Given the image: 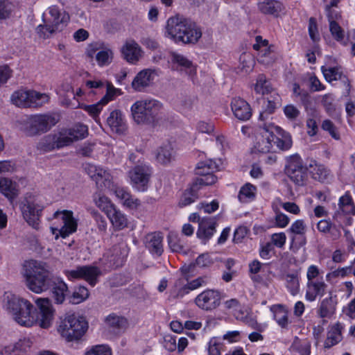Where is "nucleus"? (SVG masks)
Returning <instances> with one entry per match:
<instances>
[{
  "instance_id": "nucleus-7",
  "label": "nucleus",
  "mask_w": 355,
  "mask_h": 355,
  "mask_svg": "<svg viewBox=\"0 0 355 355\" xmlns=\"http://www.w3.org/2000/svg\"><path fill=\"white\" fill-rule=\"evenodd\" d=\"M12 103L17 107H38L49 103V96L34 90L20 89L15 92L11 96Z\"/></svg>"
},
{
  "instance_id": "nucleus-6",
  "label": "nucleus",
  "mask_w": 355,
  "mask_h": 355,
  "mask_svg": "<svg viewBox=\"0 0 355 355\" xmlns=\"http://www.w3.org/2000/svg\"><path fill=\"white\" fill-rule=\"evenodd\" d=\"M49 15L46 24L39 25L36 28L37 33L40 37L47 38L52 34L62 31L69 20V15L55 6L49 8Z\"/></svg>"
},
{
  "instance_id": "nucleus-29",
  "label": "nucleus",
  "mask_w": 355,
  "mask_h": 355,
  "mask_svg": "<svg viewBox=\"0 0 355 355\" xmlns=\"http://www.w3.org/2000/svg\"><path fill=\"white\" fill-rule=\"evenodd\" d=\"M51 288L53 289V295L55 303L62 304L64 301L67 293L68 292L67 285L61 279L52 277Z\"/></svg>"
},
{
  "instance_id": "nucleus-20",
  "label": "nucleus",
  "mask_w": 355,
  "mask_h": 355,
  "mask_svg": "<svg viewBox=\"0 0 355 355\" xmlns=\"http://www.w3.org/2000/svg\"><path fill=\"white\" fill-rule=\"evenodd\" d=\"M231 109L234 116L240 121H248L252 116V109L250 104L240 97L232 98Z\"/></svg>"
},
{
  "instance_id": "nucleus-16",
  "label": "nucleus",
  "mask_w": 355,
  "mask_h": 355,
  "mask_svg": "<svg viewBox=\"0 0 355 355\" xmlns=\"http://www.w3.org/2000/svg\"><path fill=\"white\" fill-rule=\"evenodd\" d=\"M221 301L220 292L216 290L207 289L197 295L195 299L196 304L200 309L211 311L217 308Z\"/></svg>"
},
{
  "instance_id": "nucleus-49",
  "label": "nucleus",
  "mask_w": 355,
  "mask_h": 355,
  "mask_svg": "<svg viewBox=\"0 0 355 355\" xmlns=\"http://www.w3.org/2000/svg\"><path fill=\"white\" fill-rule=\"evenodd\" d=\"M279 95H276V96L273 97L272 100H267L266 105L265 106V110L263 112H261L259 115V119L261 121H264L266 119L269 114H272L275 109L277 108V105L279 103Z\"/></svg>"
},
{
  "instance_id": "nucleus-26",
  "label": "nucleus",
  "mask_w": 355,
  "mask_h": 355,
  "mask_svg": "<svg viewBox=\"0 0 355 355\" xmlns=\"http://www.w3.org/2000/svg\"><path fill=\"white\" fill-rule=\"evenodd\" d=\"M0 193L9 200H15L19 193V185L9 178H0Z\"/></svg>"
},
{
  "instance_id": "nucleus-48",
  "label": "nucleus",
  "mask_w": 355,
  "mask_h": 355,
  "mask_svg": "<svg viewBox=\"0 0 355 355\" xmlns=\"http://www.w3.org/2000/svg\"><path fill=\"white\" fill-rule=\"evenodd\" d=\"M321 70L326 80L329 83L340 79L343 75V73L340 71L339 67L327 68L326 67L322 66L321 67Z\"/></svg>"
},
{
  "instance_id": "nucleus-36",
  "label": "nucleus",
  "mask_w": 355,
  "mask_h": 355,
  "mask_svg": "<svg viewBox=\"0 0 355 355\" xmlns=\"http://www.w3.org/2000/svg\"><path fill=\"white\" fill-rule=\"evenodd\" d=\"M106 322L108 326L118 332L124 331L128 327V320L123 316L117 315L115 313L110 314L106 318Z\"/></svg>"
},
{
  "instance_id": "nucleus-1",
  "label": "nucleus",
  "mask_w": 355,
  "mask_h": 355,
  "mask_svg": "<svg viewBox=\"0 0 355 355\" xmlns=\"http://www.w3.org/2000/svg\"><path fill=\"white\" fill-rule=\"evenodd\" d=\"M4 302L7 310L19 325L30 327L37 323L44 329L51 326L53 318V310L48 298H38L36 300L39 312H37L36 309L28 300L21 298L11 293H5Z\"/></svg>"
},
{
  "instance_id": "nucleus-10",
  "label": "nucleus",
  "mask_w": 355,
  "mask_h": 355,
  "mask_svg": "<svg viewBox=\"0 0 355 355\" xmlns=\"http://www.w3.org/2000/svg\"><path fill=\"white\" fill-rule=\"evenodd\" d=\"M53 218L57 220H61L63 225L60 229L58 227H51V230L55 238L59 236L64 239L69 234L77 230V220L73 216V211L69 210L56 211L53 216Z\"/></svg>"
},
{
  "instance_id": "nucleus-23",
  "label": "nucleus",
  "mask_w": 355,
  "mask_h": 355,
  "mask_svg": "<svg viewBox=\"0 0 355 355\" xmlns=\"http://www.w3.org/2000/svg\"><path fill=\"white\" fill-rule=\"evenodd\" d=\"M338 304L336 295L323 299L318 306L317 313L321 318H331L336 313Z\"/></svg>"
},
{
  "instance_id": "nucleus-39",
  "label": "nucleus",
  "mask_w": 355,
  "mask_h": 355,
  "mask_svg": "<svg viewBox=\"0 0 355 355\" xmlns=\"http://www.w3.org/2000/svg\"><path fill=\"white\" fill-rule=\"evenodd\" d=\"M94 201L95 205L104 211L106 215L115 207L111 200L100 192L96 193L94 195Z\"/></svg>"
},
{
  "instance_id": "nucleus-14",
  "label": "nucleus",
  "mask_w": 355,
  "mask_h": 355,
  "mask_svg": "<svg viewBox=\"0 0 355 355\" xmlns=\"http://www.w3.org/2000/svg\"><path fill=\"white\" fill-rule=\"evenodd\" d=\"M216 168V166L211 160L199 162L195 168V172L200 178H198L193 184H197L199 189L201 186L214 184L217 180V178L213 174Z\"/></svg>"
},
{
  "instance_id": "nucleus-61",
  "label": "nucleus",
  "mask_w": 355,
  "mask_h": 355,
  "mask_svg": "<svg viewBox=\"0 0 355 355\" xmlns=\"http://www.w3.org/2000/svg\"><path fill=\"white\" fill-rule=\"evenodd\" d=\"M329 30L335 40L338 42L343 40L345 37L344 31L337 22L329 23Z\"/></svg>"
},
{
  "instance_id": "nucleus-2",
  "label": "nucleus",
  "mask_w": 355,
  "mask_h": 355,
  "mask_svg": "<svg viewBox=\"0 0 355 355\" xmlns=\"http://www.w3.org/2000/svg\"><path fill=\"white\" fill-rule=\"evenodd\" d=\"M21 274L31 291L41 293L50 288L53 277L46 263L33 259L25 261Z\"/></svg>"
},
{
  "instance_id": "nucleus-50",
  "label": "nucleus",
  "mask_w": 355,
  "mask_h": 355,
  "mask_svg": "<svg viewBox=\"0 0 355 355\" xmlns=\"http://www.w3.org/2000/svg\"><path fill=\"white\" fill-rule=\"evenodd\" d=\"M290 180L297 186H303L307 180V171H297L286 173Z\"/></svg>"
},
{
  "instance_id": "nucleus-51",
  "label": "nucleus",
  "mask_w": 355,
  "mask_h": 355,
  "mask_svg": "<svg viewBox=\"0 0 355 355\" xmlns=\"http://www.w3.org/2000/svg\"><path fill=\"white\" fill-rule=\"evenodd\" d=\"M89 293L88 289L85 286H78L73 293L71 302L73 304H79L85 301L89 297Z\"/></svg>"
},
{
  "instance_id": "nucleus-22",
  "label": "nucleus",
  "mask_w": 355,
  "mask_h": 355,
  "mask_svg": "<svg viewBox=\"0 0 355 355\" xmlns=\"http://www.w3.org/2000/svg\"><path fill=\"white\" fill-rule=\"evenodd\" d=\"M327 284L323 278L316 281L307 282L305 298L307 301L313 302L318 296H323L325 293Z\"/></svg>"
},
{
  "instance_id": "nucleus-53",
  "label": "nucleus",
  "mask_w": 355,
  "mask_h": 355,
  "mask_svg": "<svg viewBox=\"0 0 355 355\" xmlns=\"http://www.w3.org/2000/svg\"><path fill=\"white\" fill-rule=\"evenodd\" d=\"M261 267L262 263L257 259L249 263V275L253 282H259L261 281V277L258 275V273L261 271Z\"/></svg>"
},
{
  "instance_id": "nucleus-57",
  "label": "nucleus",
  "mask_w": 355,
  "mask_h": 355,
  "mask_svg": "<svg viewBox=\"0 0 355 355\" xmlns=\"http://www.w3.org/2000/svg\"><path fill=\"white\" fill-rule=\"evenodd\" d=\"M236 319L241 320L247 324H248L250 327H251L252 329L261 331V326L259 324H258L255 320H254L252 318H251L250 316L248 315L245 312H240L236 314Z\"/></svg>"
},
{
  "instance_id": "nucleus-59",
  "label": "nucleus",
  "mask_w": 355,
  "mask_h": 355,
  "mask_svg": "<svg viewBox=\"0 0 355 355\" xmlns=\"http://www.w3.org/2000/svg\"><path fill=\"white\" fill-rule=\"evenodd\" d=\"M259 62L264 64H270L274 62V55L270 46L261 51Z\"/></svg>"
},
{
  "instance_id": "nucleus-17",
  "label": "nucleus",
  "mask_w": 355,
  "mask_h": 355,
  "mask_svg": "<svg viewBox=\"0 0 355 355\" xmlns=\"http://www.w3.org/2000/svg\"><path fill=\"white\" fill-rule=\"evenodd\" d=\"M189 220L198 222L199 227L197 231V236L202 239H209L216 231V218L213 217H204L200 218L198 214L193 213L190 215Z\"/></svg>"
},
{
  "instance_id": "nucleus-38",
  "label": "nucleus",
  "mask_w": 355,
  "mask_h": 355,
  "mask_svg": "<svg viewBox=\"0 0 355 355\" xmlns=\"http://www.w3.org/2000/svg\"><path fill=\"white\" fill-rule=\"evenodd\" d=\"M339 209L345 214L349 215L355 214V205L353 202L352 198L349 191L341 196L338 202Z\"/></svg>"
},
{
  "instance_id": "nucleus-34",
  "label": "nucleus",
  "mask_w": 355,
  "mask_h": 355,
  "mask_svg": "<svg viewBox=\"0 0 355 355\" xmlns=\"http://www.w3.org/2000/svg\"><path fill=\"white\" fill-rule=\"evenodd\" d=\"M258 7L266 15H277L282 10V4L275 0H264L258 4Z\"/></svg>"
},
{
  "instance_id": "nucleus-12",
  "label": "nucleus",
  "mask_w": 355,
  "mask_h": 355,
  "mask_svg": "<svg viewBox=\"0 0 355 355\" xmlns=\"http://www.w3.org/2000/svg\"><path fill=\"white\" fill-rule=\"evenodd\" d=\"M128 175L133 188L139 191L148 189L152 175V170L149 166L143 164L137 165L129 171Z\"/></svg>"
},
{
  "instance_id": "nucleus-33",
  "label": "nucleus",
  "mask_w": 355,
  "mask_h": 355,
  "mask_svg": "<svg viewBox=\"0 0 355 355\" xmlns=\"http://www.w3.org/2000/svg\"><path fill=\"white\" fill-rule=\"evenodd\" d=\"M101 275V270L96 266H82V279L86 281L92 287L97 284L98 279Z\"/></svg>"
},
{
  "instance_id": "nucleus-32",
  "label": "nucleus",
  "mask_w": 355,
  "mask_h": 355,
  "mask_svg": "<svg viewBox=\"0 0 355 355\" xmlns=\"http://www.w3.org/2000/svg\"><path fill=\"white\" fill-rule=\"evenodd\" d=\"M342 329L343 327L340 323H336L330 328L324 343V348H331L342 340Z\"/></svg>"
},
{
  "instance_id": "nucleus-41",
  "label": "nucleus",
  "mask_w": 355,
  "mask_h": 355,
  "mask_svg": "<svg viewBox=\"0 0 355 355\" xmlns=\"http://www.w3.org/2000/svg\"><path fill=\"white\" fill-rule=\"evenodd\" d=\"M200 189L197 187V184L192 183L191 187L186 190L179 202L180 207L187 206L195 202L198 198V192Z\"/></svg>"
},
{
  "instance_id": "nucleus-60",
  "label": "nucleus",
  "mask_w": 355,
  "mask_h": 355,
  "mask_svg": "<svg viewBox=\"0 0 355 355\" xmlns=\"http://www.w3.org/2000/svg\"><path fill=\"white\" fill-rule=\"evenodd\" d=\"M164 235L161 232H153L147 234L144 238V243L148 244H161Z\"/></svg>"
},
{
  "instance_id": "nucleus-31",
  "label": "nucleus",
  "mask_w": 355,
  "mask_h": 355,
  "mask_svg": "<svg viewBox=\"0 0 355 355\" xmlns=\"http://www.w3.org/2000/svg\"><path fill=\"white\" fill-rule=\"evenodd\" d=\"M107 216L116 230H121L128 227V219L127 216L116 207L110 211Z\"/></svg>"
},
{
  "instance_id": "nucleus-8",
  "label": "nucleus",
  "mask_w": 355,
  "mask_h": 355,
  "mask_svg": "<svg viewBox=\"0 0 355 355\" xmlns=\"http://www.w3.org/2000/svg\"><path fill=\"white\" fill-rule=\"evenodd\" d=\"M282 128L274 125L272 123H264L257 130L255 144L254 148L255 150L261 153H268L275 151V132H279Z\"/></svg>"
},
{
  "instance_id": "nucleus-35",
  "label": "nucleus",
  "mask_w": 355,
  "mask_h": 355,
  "mask_svg": "<svg viewBox=\"0 0 355 355\" xmlns=\"http://www.w3.org/2000/svg\"><path fill=\"white\" fill-rule=\"evenodd\" d=\"M253 87L254 92L257 94L265 95L270 94L272 91L270 80L263 73L257 76Z\"/></svg>"
},
{
  "instance_id": "nucleus-64",
  "label": "nucleus",
  "mask_w": 355,
  "mask_h": 355,
  "mask_svg": "<svg viewBox=\"0 0 355 355\" xmlns=\"http://www.w3.org/2000/svg\"><path fill=\"white\" fill-rule=\"evenodd\" d=\"M322 128L324 130L327 131L333 138L339 139L340 137L336 131V128L335 127L333 122L329 119L323 121L322 123Z\"/></svg>"
},
{
  "instance_id": "nucleus-37",
  "label": "nucleus",
  "mask_w": 355,
  "mask_h": 355,
  "mask_svg": "<svg viewBox=\"0 0 355 355\" xmlns=\"http://www.w3.org/2000/svg\"><path fill=\"white\" fill-rule=\"evenodd\" d=\"M300 170L307 171L302 158L298 155H293L286 158L285 173H292Z\"/></svg>"
},
{
  "instance_id": "nucleus-43",
  "label": "nucleus",
  "mask_w": 355,
  "mask_h": 355,
  "mask_svg": "<svg viewBox=\"0 0 355 355\" xmlns=\"http://www.w3.org/2000/svg\"><path fill=\"white\" fill-rule=\"evenodd\" d=\"M291 349L300 355H310L311 345L309 341L301 340L296 337L291 346Z\"/></svg>"
},
{
  "instance_id": "nucleus-27",
  "label": "nucleus",
  "mask_w": 355,
  "mask_h": 355,
  "mask_svg": "<svg viewBox=\"0 0 355 355\" xmlns=\"http://www.w3.org/2000/svg\"><path fill=\"white\" fill-rule=\"evenodd\" d=\"M153 71L149 69H144L139 72L135 77L132 86L136 91L141 92L146 87L149 86L153 80Z\"/></svg>"
},
{
  "instance_id": "nucleus-63",
  "label": "nucleus",
  "mask_w": 355,
  "mask_h": 355,
  "mask_svg": "<svg viewBox=\"0 0 355 355\" xmlns=\"http://www.w3.org/2000/svg\"><path fill=\"white\" fill-rule=\"evenodd\" d=\"M284 113L286 116L291 121L297 119L300 114V112L297 107L291 104L287 105L284 107Z\"/></svg>"
},
{
  "instance_id": "nucleus-42",
  "label": "nucleus",
  "mask_w": 355,
  "mask_h": 355,
  "mask_svg": "<svg viewBox=\"0 0 355 355\" xmlns=\"http://www.w3.org/2000/svg\"><path fill=\"white\" fill-rule=\"evenodd\" d=\"M37 148L42 152H49L57 148L54 134H49L42 138L37 144Z\"/></svg>"
},
{
  "instance_id": "nucleus-54",
  "label": "nucleus",
  "mask_w": 355,
  "mask_h": 355,
  "mask_svg": "<svg viewBox=\"0 0 355 355\" xmlns=\"http://www.w3.org/2000/svg\"><path fill=\"white\" fill-rule=\"evenodd\" d=\"M106 94L100 100L101 103L104 106L109 102L113 101L116 96L117 89L110 83H106Z\"/></svg>"
},
{
  "instance_id": "nucleus-9",
  "label": "nucleus",
  "mask_w": 355,
  "mask_h": 355,
  "mask_svg": "<svg viewBox=\"0 0 355 355\" xmlns=\"http://www.w3.org/2000/svg\"><path fill=\"white\" fill-rule=\"evenodd\" d=\"M57 122L56 118L50 114H33L26 121L25 130L28 135H36L46 132Z\"/></svg>"
},
{
  "instance_id": "nucleus-19",
  "label": "nucleus",
  "mask_w": 355,
  "mask_h": 355,
  "mask_svg": "<svg viewBox=\"0 0 355 355\" xmlns=\"http://www.w3.org/2000/svg\"><path fill=\"white\" fill-rule=\"evenodd\" d=\"M122 56L128 63L135 64L143 56L141 46L132 40H127L121 49Z\"/></svg>"
},
{
  "instance_id": "nucleus-40",
  "label": "nucleus",
  "mask_w": 355,
  "mask_h": 355,
  "mask_svg": "<svg viewBox=\"0 0 355 355\" xmlns=\"http://www.w3.org/2000/svg\"><path fill=\"white\" fill-rule=\"evenodd\" d=\"M255 192L256 187L250 183H246L241 188L238 198L242 203L249 202L254 199Z\"/></svg>"
},
{
  "instance_id": "nucleus-30",
  "label": "nucleus",
  "mask_w": 355,
  "mask_h": 355,
  "mask_svg": "<svg viewBox=\"0 0 355 355\" xmlns=\"http://www.w3.org/2000/svg\"><path fill=\"white\" fill-rule=\"evenodd\" d=\"M171 58L173 70H189L190 72L195 71L192 62L183 55L172 52Z\"/></svg>"
},
{
  "instance_id": "nucleus-25",
  "label": "nucleus",
  "mask_w": 355,
  "mask_h": 355,
  "mask_svg": "<svg viewBox=\"0 0 355 355\" xmlns=\"http://www.w3.org/2000/svg\"><path fill=\"white\" fill-rule=\"evenodd\" d=\"M96 51L97 48L92 44L87 49V53L90 58H93L95 55L96 60L99 66L108 65L112 62L113 58V52L111 49L106 48L100 50L96 53Z\"/></svg>"
},
{
  "instance_id": "nucleus-52",
  "label": "nucleus",
  "mask_w": 355,
  "mask_h": 355,
  "mask_svg": "<svg viewBox=\"0 0 355 355\" xmlns=\"http://www.w3.org/2000/svg\"><path fill=\"white\" fill-rule=\"evenodd\" d=\"M67 133L68 131L67 129H63L58 134H54L55 136L57 148H61L62 147L69 146L73 142L71 137Z\"/></svg>"
},
{
  "instance_id": "nucleus-28",
  "label": "nucleus",
  "mask_w": 355,
  "mask_h": 355,
  "mask_svg": "<svg viewBox=\"0 0 355 355\" xmlns=\"http://www.w3.org/2000/svg\"><path fill=\"white\" fill-rule=\"evenodd\" d=\"M273 318L282 329H287L290 321L288 320V311L282 304H275L270 307Z\"/></svg>"
},
{
  "instance_id": "nucleus-3",
  "label": "nucleus",
  "mask_w": 355,
  "mask_h": 355,
  "mask_svg": "<svg viewBox=\"0 0 355 355\" xmlns=\"http://www.w3.org/2000/svg\"><path fill=\"white\" fill-rule=\"evenodd\" d=\"M165 35L175 42L187 44L197 42L202 33L195 24L184 18L173 17L167 20Z\"/></svg>"
},
{
  "instance_id": "nucleus-55",
  "label": "nucleus",
  "mask_w": 355,
  "mask_h": 355,
  "mask_svg": "<svg viewBox=\"0 0 355 355\" xmlns=\"http://www.w3.org/2000/svg\"><path fill=\"white\" fill-rule=\"evenodd\" d=\"M32 343L29 338H24L19 339L14 345H9V349H17L21 353L26 355L28 350L31 348Z\"/></svg>"
},
{
  "instance_id": "nucleus-58",
  "label": "nucleus",
  "mask_w": 355,
  "mask_h": 355,
  "mask_svg": "<svg viewBox=\"0 0 355 355\" xmlns=\"http://www.w3.org/2000/svg\"><path fill=\"white\" fill-rule=\"evenodd\" d=\"M249 233V230L245 226L238 227L234 232L233 242L235 243H239L245 242V239Z\"/></svg>"
},
{
  "instance_id": "nucleus-62",
  "label": "nucleus",
  "mask_w": 355,
  "mask_h": 355,
  "mask_svg": "<svg viewBox=\"0 0 355 355\" xmlns=\"http://www.w3.org/2000/svg\"><path fill=\"white\" fill-rule=\"evenodd\" d=\"M85 355H112V351L107 345H96L87 352Z\"/></svg>"
},
{
  "instance_id": "nucleus-24",
  "label": "nucleus",
  "mask_w": 355,
  "mask_h": 355,
  "mask_svg": "<svg viewBox=\"0 0 355 355\" xmlns=\"http://www.w3.org/2000/svg\"><path fill=\"white\" fill-rule=\"evenodd\" d=\"M62 103L66 107H70L71 109H75L79 107H81L85 110L96 122H98L99 120L98 116L103 107L100 101L96 104L92 105H80L78 101L76 103H73L67 98H65L62 101Z\"/></svg>"
},
{
  "instance_id": "nucleus-44",
  "label": "nucleus",
  "mask_w": 355,
  "mask_h": 355,
  "mask_svg": "<svg viewBox=\"0 0 355 355\" xmlns=\"http://www.w3.org/2000/svg\"><path fill=\"white\" fill-rule=\"evenodd\" d=\"M174 151L170 144L160 147L157 154V160L158 162L166 164L169 163L173 157Z\"/></svg>"
},
{
  "instance_id": "nucleus-4",
  "label": "nucleus",
  "mask_w": 355,
  "mask_h": 355,
  "mask_svg": "<svg viewBox=\"0 0 355 355\" xmlns=\"http://www.w3.org/2000/svg\"><path fill=\"white\" fill-rule=\"evenodd\" d=\"M163 105L153 98L137 101L130 107L131 115L137 124H152L157 121Z\"/></svg>"
},
{
  "instance_id": "nucleus-46",
  "label": "nucleus",
  "mask_w": 355,
  "mask_h": 355,
  "mask_svg": "<svg viewBox=\"0 0 355 355\" xmlns=\"http://www.w3.org/2000/svg\"><path fill=\"white\" fill-rule=\"evenodd\" d=\"M67 130L73 142L85 138L87 135V127L83 124H77L71 128L67 129Z\"/></svg>"
},
{
  "instance_id": "nucleus-21",
  "label": "nucleus",
  "mask_w": 355,
  "mask_h": 355,
  "mask_svg": "<svg viewBox=\"0 0 355 355\" xmlns=\"http://www.w3.org/2000/svg\"><path fill=\"white\" fill-rule=\"evenodd\" d=\"M106 123L114 132L123 134L127 130V124L121 111L114 110L107 118Z\"/></svg>"
},
{
  "instance_id": "nucleus-45",
  "label": "nucleus",
  "mask_w": 355,
  "mask_h": 355,
  "mask_svg": "<svg viewBox=\"0 0 355 355\" xmlns=\"http://www.w3.org/2000/svg\"><path fill=\"white\" fill-rule=\"evenodd\" d=\"M281 137L275 135V146L279 150H288L292 146L291 137L288 133L285 132L282 129L279 132H277Z\"/></svg>"
},
{
  "instance_id": "nucleus-47",
  "label": "nucleus",
  "mask_w": 355,
  "mask_h": 355,
  "mask_svg": "<svg viewBox=\"0 0 355 355\" xmlns=\"http://www.w3.org/2000/svg\"><path fill=\"white\" fill-rule=\"evenodd\" d=\"M240 68L244 73H250L252 71L254 66V60L249 53H242L239 58Z\"/></svg>"
},
{
  "instance_id": "nucleus-56",
  "label": "nucleus",
  "mask_w": 355,
  "mask_h": 355,
  "mask_svg": "<svg viewBox=\"0 0 355 355\" xmlns=\"http://www.w3.org/2000/svg\"><path fill=\"white\" fill-rule=\"evenodd\" d=\"M13 7V4L8 0H0V20L9 17Z\"/></svg>"
},
{
  "instance_id": "nucleus-11",
  "label": "nucleus",
  "mask_w": 355,
  "mask_h": 355,
  "mask_svg": "<svg viewBox=\"0 0 355 355\" xmlns=\"http://www.w3.org/2000/svg\"><path fill=\"white\" fill-rule=\"evenodd\" d=\"M209 281V277L205 275L199 277L192 281L187 279H178L171 290V297L174 299L182 298L191 291L205 286Z\"/></svg>"
},
{
  "instance_id": "nucleus-15",
  "label": "nucleus",
  "mask_w": 355,
  "mask_h": 355,
  "mask_svg": "<svg viewBox=\"0 0 355 355\" xmlns=\"http://www.w3.org/2000/svg\"><path fill=\"white\" fill-rule=\"evenodd\" d=\"M301 267L295 262L288 268L282 266V276L286 282V287L292 295H296L300 291Z\"/></svg>"
},
{
  "instance_id": "nucleus-18",
  "label": "nucleus",
  "mask_w": 355,
  "mask_h": 355,
  "mask_svg": "<svg viewBox=\"0 0 355 355\" xmlns=\"http://www.w3.org/2000/svg\"><path fill=\"white\" fill-rule=\"evenodd\" d=\"M83 166L85 171L96 182L97 185L100 187L110 185L112 176L107 170L90 163H86Z\"/></svg>"
},
{
  "instance_id": "nucleus-5",
  "label": "nucleus",
  "mask_w": 355,
  "mask_h": 355,
  "mask_svg": "<svg viewBox=\"0 0 355 355\" xmlns=\"http://www.w3.org/2000/svg\"><path fill=\"white\" fill-rule=\"evenodd\" d=\"M88 329V323L83 317L75 313H67L60 318L58 331L68 342L81 339Z\"/></svg>"
},
{
  "instance_id": "nucleus-13",
  "label": "nucleus",
  "mask_w": 355,
  "mask_h": 355,
  "mask_svg": "<svg viewBox=\"0 0 355 355\" xmlns=\"http://www.w3.org/2000/svg\"><path fill=\"white\" fill-rule=\"evenodd\" d=\"M24 219L35 229L39 228V221L42 208L36 202L34 197L26 196L20 205Z\"/></svg>"
}]
</instances>
